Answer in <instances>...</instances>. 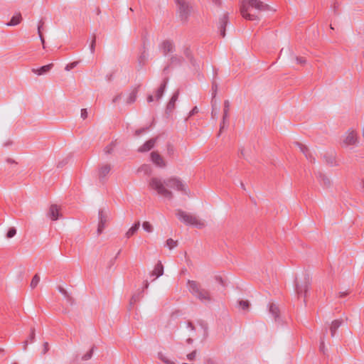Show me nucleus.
Masks as SVG:
<instances>
[{
	"label": "nucleus",
	"mask_w": 364,
	"mask_h": 364,
	"mask_svg": "<svg viewBox=\"0 0 364 364\" xmlns=\"http://www.w3.org/2000/svg\"><path fill=\"white\" fill-rule=\"evenodd\" d=\"M164 274V266L161 262H159L154 267V270L151 272V275L155 276L156 278L159 277Z\"/></svg>",
	"instance_id": "obj_16"
},
{
	"label": "nucleus",
	"mask_w": 364,
	"mask_h": 364,
	"mask_svg": "<svg viewBox=\"0 0 364 364\" xmlns=\"http://www.w3.org/2000/svg\"><path fill=\"white\" fill-rule=\"evenodd\" d=\"M166 246L170 249H173L177 246V241L173 240L171 238H169L166 240Z\"/></svg>",
	"instance_id": "obj_32"
},
{
	"label": "nucleus",
	"mask_w": 364,
	"mask_h": 364,
	"mask_svg": "<svg viewBox=\"0 0 364 364\" xmlns=\"http://www.w3.org/2000/svg\"><path fill=\"white\" fill-rule=\"evenodd\" d=\"M112 169L109 164H102L98 168V177L100 181H105Z\"/></svg>",
	"instance_id": "obj_9"
},
{
	"label": "nucleus",
	"mask_w": 364,
	"mask_h": 364,
	"mask_svg": "<svg viewBox=\"0 0 364 364\" xmlns=\"http://www.w3.org/2000/svg\"><path fill=\"white\" fill-rule=\"evenodd\" d=\"M228 22V14H224L219 20V30L222 37L225 36V26Z\"/></svg>",
	"instance_id": "obj_12"
},
{
	"label": "nucleus",
	"mask_w": 364,
	"mask_h": 364,
	"mask_svg": "<svg viewBox=\"0 0 364 364\" xmlns=\"http://www.w3.org/2000/svg\"><path fill=\"white\" fill-rule=\"evenodd\" d=\"M141 293H140L138 296H133L132 298H131V300H130V304L132 305V304H134L135 303H136L139 299L141 297Z\"/></svg>",
	"instance_id": "obj_38"
},
{
	"label": "nucleus",
	"mask_w": 364,
	"mask_h": 364,
	"mask_svg": "<svg viewBox=\"0 0 364 364\" xmlns=\"http://www.w3.org/2000/svg\"><path fill=\"white\" fill-rule=\"evenodd\" d=\"M341 321L340 320H334L332 321L331 325L330 326V331L331 336H334L337 329L341 326Z\"/></svg>",
	"instance_id": "obj_21"
},
{
	"label": "nucleus",
	"mask_w": 364,
	"mask_h": 364,
	"mask_svg": "<svg viewBox=\"0 0 364 364\" xmlns=\"http://www.w3.org/2000/svg\"><path fill=\"white\" fill-rule=\"evenodd\" d=\"M146 130H147V128H144V129H137V130L135 132V135H136V136H139L141 133L145 132Z\"/></svg>",
	"instance_id": "obj_47"
},
{
	"label": "nucleus",
	"mask_w": 364,
	"mask_h": 364,
	"mask_svg": "<svg viewBox=\"0 0 364 364\" xmlns=\"http://www.w3.org/2000/svg\"><path fill=\"white\" fill-rule=\"evenodd\" d=\"M198 109L197 107H194L192 110L189 113V116L194 115L195 114L198 113Z\"/></svg>",
	"instance_id": "obj_49"
},
{
	"label": "nucleus",
	"mask_w": 364,
	"mask_h": 364,
	"mask_svg": "<svg viewBox=\"0 0 364 364\" xmlns=\"http://www.w3.org/2000/svg\"><path fill=\"white\" fill-rule=\"evenodd\" d=\"M196 356V350H193V352H191V353L187 355V358L189 360H193L195 359Z\"/></svg>",
	"instance_id": "obj_42"
},
{
	"label": "nucleus",
	"mask_w": 364,
	"mask_h": 364,
	"mask_svg": "<svg viewBox=\"0 0 364 364\" xmlns=\"http://www.w3.org/2000/svg\"><path fill=\"white\" fill-rule=\"evenodd\" d=\"M98 227H97V234L100 235L108 221V214L104 210H100L98 213Z\"/></svg>",
	"instance_id": "obj_8"
},
{
	"label": "nucleus",
	"mask_w": 364,
	"mask_h": 364,
	"mask_svg": "<svg viewBox=\"0 0 364 364\" xmlns=\"http://www.w3.org/2000/svg\"><path fill=\"white\" fill-rule=\"evenodd\" d=\"M363 188H364V181H363Z\"/></svg>",
	"instance_id": "obj_64"
},
{
	"label": "nucleus",
	"mask_w": 364,
	"mask_h": 364,
	"mask_svg": "<svg viewBox=\"0 0 364 364\" xmlns=\"http://www.w3.org/2000/svg\"><path fill=\"white\" fill-rule=\"evenodd\" d=\"M39 282H40V277L38 274H36L33 276V277L31 282V284H30L31 287L32 289L36 288L37 287V285L38 284Z\"/></svg>",
	"instance_id": "obj_27"
},
{
	"label": "nucleus",
	"mask_w": 364,
	"mask_h": 364,
	"mask_svg": "<svg viewBox=\"0 0 364 364\" xmlns=\"http://www.w3.org/2000/svg\"><path fill=\"white\" fill-rule=\"evenodd\" d=\"M81 117L83 119H85L87 117V111L86 109H81Z\"/></svg>",
	"instance_id": "obj_45"
},
{
	"label": "nucleus",
	"mask_w": 364,
	"mask_h": 364,
	"mask_svg": "<svg viewBox=\"0 0 364 364\" xmlns=\"http://www.w3.org/2000/svg\"><path fill=\"white\" fill-rule=\"evenodd\" d=\"M213 99L215 97L216 92L218 90V85L215 83L213 84Z\"/></svg>",
	"instance_id": "obj_46"
},
{
	"label": "nucleus",
	"mask_w": 364,
	"mask_h": 364,
	"mask_svg": "<svg viewBox=\"0 0 364 364\" xmlns=\"http://www.w3.org/2000/svg\"><path fill=\"white\" fill-rule=\"evenodd\" d=\"M16 234V230L15 228H10L6 233L7 238H12Z\"/></svg>",
	"instance_id": "obj_34"
},
{
	"label": "nucleus",
	"mask_w": 364,
	"mask_h": 364,
	"mask_svg": "<svg viewBox=\"0 0 364 364\" xmlns=\"http://www.w3.org/2000/svg\"><path fill=\"white\" fill-rule=\"evenodd\" d=\"M140 223L139 222L136 223L134 225H132L126 232V237L127 238L132 237L135 232L139 230Z\"/></svg>",
	"instance_id": "obj_23"
},
{
	"label": "nucleus",
	"mask_w": 364,
	"mask_h": 364,
	"mask_svg": "<svg viewBox=\"0 0 364 364\" xmlns=\"http://www.w3.org/2000/svg\"><path fill=\"white\" fill-rule=\"evenodd\" d=\"M158 358L166 364H176L173 361L169 360L164 353H159Z\"/></svg>",
	"instance_id": "obj_25"
},
{
	"label": "nucleus",
	"mask_w": 364,
	"mask_h": 364,
	"mask_svg": "<svg viewBox=\"0 0 364 364\" xmlns=\"http://www.w3.org/2000/svg\"><path fill=\"white\" fill-rule=\"evenodd\" d=\"M296 144L299 147L300 151L305 155L306 159L308 160L311 161L313 159V156H312L311 154L310 153L309 149L306 146H304L300 143H296Z\"/></svg>",
	"instance_id": "obj_19"
},
{
	"label": "nucleus",
	"mask_w": 364,
	"mask_h": 364,
	"mask_svg": "<svg viewBox=\"0 0 364 364\" xmlns=\"http://www.w3.org/2000/svg\"><path fill=\"white\" fill-rule=\"evenodd\" d=\"M136 94H137V92L136 90H134L132 91L129 97H127V103L128 104H132L134 102H135L136 99Z\"/></svg>",
	"instance_id": "obj_28"
},
{
	"label": "nucleus",
	"mask_w": 364,
	"mask_h": 364,
	"mask_svg": "<svg viewBox=\"0 0 364 364\" xmlns=\"http://www.w3.org/2000/svg\"><path fill=\"white\" fill-rule=\"evenodd\" d=\"M167 70H168V67H166V68H165L164 69V72H166Z\"/></svg>",
	"instance_id": "obj_62"
},
{
	"label": "nucleus",
	"mask_w": 364,
	"mask_h": 364,
	"mask_svg": "<svg viewBox=\"0 0 364 364\" xmlns=\"http://www.w3.org/2000/svg\"><path fill=\"white\" fill-rule=\"evenodd\" d=\"M187 326H188V328H190L191 330H194V326H193V325L192 324V323H191V322H188V323H187Z\"/></svg>",
	"instance_id": "obj_57"
},
{
	"label": "nucleus",
	"mask_w": 364,
	"mask_h": 364,
	"mask_svg": "<svg viewBox=\"0 0 364 364\" xmlns=\"http://www.w3.org/2000/svg\"><path fill=\"white\" fill-rule=\"evenodd\" d=\"M93 350H94V348H92L87 353H86L82 357V360H87L90 359L92 358V356Z\"/></svg>",
	"instance_id": "obj_35"
},
{
	"label": "nucleus",
	"mask_w": 364,
	"mask_h": 364,
	"mask_svg": "<svg viewBox=\"0 0 364 364\" xmlns=\"http://www.w3.org/2000/svg\"><path fill=\"white\" fill-rule=\"evenodd\" d=\"M212 107H213L212 112H211L212 117L214 119L217 118L218 112H217L216 108L215 107V104L213 103V101H212Z\"/></svg>",
	"instance_id": "obj_40"
},
{
	"label": "nucleus",
	"mask_w": 364,
	"mask_h": 364,
	"mask_svg": "<svg viewBox=\"0 0 364 364\" xmlns=\"http://www.w3.org/2000/svg\"><path fill=\"white\" fill-rule=\"evenodd\" d=\"M208 364H217L216 363H215L213 360H208V362H207Z\"/></svg>",
	"instance_id": "obj_58"
},
{
	"label": "nucleus",
	"mask_w": 364,
	"mask_h": 364,
	"mask_svg": "<svg viewBox=\"0 0 364 364\" xmlns=\"http://www.w3.org/2000/svg\"><path fill=\"white\" fill-rule=\"evenodd\" d=\"M53 67V63L48 64L46 65H43L40 68H33L32 72L38 75H44L46 73L49 72L51 68Z\"/></svg>",
	"instance_id": "obj_14"
},
{
	"label": "nucleus",
	"mask_w": 364,
	"mask_h": 364,
	"mask_svg": "<svg viewBox=\"0 0 364 364\" xmlns=\"http://www.w3.org/2000/svg\"><path fill=\"white\" fill-rule=\"evenodd\" d=\"M358 144V136L356 131L348 129L344 135H343L340 144L343 148H348L352 146H356Z\"/></svg>",
	"instance_id": "obj_5"
},
{
	"label": "nucleus",
	"mask_w": 364,
	"mask_h": 364,
	"mask_svg": "<svg viewBox=\"0 0 364 364\" xmlns=\"http://www.w3.org/2000/svg\"><path fill=\"white\" fill-rule=\"evenodd\" d=\"M34 338H35V330L32 329L31 334H30L31 342H33L34 341Z\"/></svg>",
	"instance_id": "obj_50"
},
{
	"label": "nucleus",
	"mask_w": 364,
	"mask_h": 364,
	"mask_svg": "<svg viewBox=\"0 0 364 364\" xmlns=\"http://www.w3.org/2000/svg\"><path fill=\"white\" fill-rule=\"evenodd\" d=\"M269 312L272 314L275 319L279 317V310L274 304H271L269 305Z\"/></svg>",
	"instance_id": "obj_24"
},
{
	"label": "nucleus",
	"mask_w": 364,
	"mask_h": 364,
	"mask_svg": "<svg viewBox=\"0 0 364 364\" xmlns=\"http://www.w3.org/2000/svg\"><path fill=\"white\" fill-rule=\"evenodd\" d=\"M239 306L243 310H247L250 306V303L248 301L245 300H241L239 301Z\"/></svg>",
	"instance_id": "obj_33"
},
{
	"label": "nucleus",
	"mask_w": 364,
	"mask_h": 364,
	"mask_svg": "<svg viewBox=\"0 0 364 364\" xmlns=\"http://www.w3.org/2000/svg\"><path fill=\"white\" fill-rule=\"evenodd\" d=\"M156 139H151L146 141L138 149L139 152H146L151 150L155 145Z\"/></svg>",
	"instance_id": "obj_13"
},
{
	"label": "nucleus",
	"mask_w": 364,
	"mask_h": 364,
	"mask_svg": "<svg viewBox=\"0 0 364 364\" xmlns=\"http://www.w3.org/2000/svg\"><path fill=\"white\" fill-rule=\"evenodd\" d=\"M149 187L156 191L160 196L168 200L173 198V193L167 187L188 195L186 185L177 177H171L164 181L157 177H153L149 181Z\"/></svg>",
	"instance_id": "obj_1"
},
{
	"label": "nucleus",
	"mask_w": 364,
	"mask_h": 364,
	"mask_svg": "<svg viewBox=\"0 0 364 364\" xmlns=\"http://www.w3.org/2000/svg\"><path fill=\"white\" fill-rule=\"evenodd\" d=\"M119 98V96H117L113 99V102H115L117 100H118Z\"/></svg>",
	"instance_id": "obj_61"
},
{
	"label": "nucleus",
	"mask_w": 364,
	"mask_h": 364,
	"mask_svg": "<svg viewBox=\"0 0 364 364\" xmlns=\"http://www.w3.org/2000/svg\"><path fill=\"white\" fill-rule=\"evenodd\" d=\"M48 216L52 220H57L61 216L60 208L57 205H51L48 213Z\"/></svg>",
	"instance_id": "obj_11"
},
{
	"label": "nucleus",
	"mask_w": 364,
	"mask_h": 364,
	"mask_svg": "<svg viewBox=\"0 0 364 364\" xmlns=\"http://www.w3.org/2000/svg\"><path fill=\"white\" fill-rule=\"evenodd\" d=\"M175 152L173 146L171 144H167V154L168 156H173Z\"/></svg>",
	"instance_id": "obj_36"
},
{
	"label": "nucleus",
	"mask_w": 364,
	"mask_h": 364,
	"mask_svg": "<svg viewBox=\"0 0 364 364\" xmlns=\"http://www.w3.org/2000/svg\"><path fill=\"white\" fill-rule=\"evenodd\" d=\"M319 348H320V350H321V351H322V352H323V353H324V342H323V340H321V341Z\"/></svg>",
	"instance_id": "obj_52"
},
{
	"label": "nucleus",
	"mask_w": 364,
	"mask_h": 364,
	"mask_svg": "<svg viewBox=\"0 0 364 364\" xmlns=\"http://www.w3.org/2000/svg\"><path fill=\"white\" fill-rule=\"evenodd\" d=\"M212 1H213V2L215 4H216V5H218V6H220V5L221 4V1H222V0H212Z\"/></svg>",
	"instance_id": "obj_56"
},
{
	"label": "nucleus",
	"mask_w": 364,
	"mask_h": 364,
	"mask_svg": "<svg viewBox=\"0 0 364 364\" xmlns=\"http://www.w3.org/2000/svg\"><path fill=\"white\" fill-rule=\"evenodd\" d=\"M142 228L147 232H151L153 231V227L149 222H144Z\"/></svg>",
	"instance_id": "obj_31"
},
{
	"label": "nucleus",
	"mask_w": 364,
	"mask_h": 364,
	"mask_svg": "<svg viewBox=\"0 0 364 364\" xmlns=\"http://www.w3.org/2000/svg\"><path fill=\"white\" fill-rule=\"evenodd\" d=\"M178 92L177 91L173 95V96L171 97V100H169V102L167 105V107H166L167 112H171L174 109L175 104L178 100Z\"/></svg>",
	"instance_id": "obj_17"
},
{
	"label": "nucleus",
	"mask_w": 364,
	"mask_h": 364,
	"mask_svg": "<svg viewBox=\"0 0 364 364\" xmlns=\"http://www.w3.org/2000/svg\"><path fill=\"white\" fill-rule=\"evenodd\" d=\"M181 58H178L177 56H173L171 58V63L172 64L179 63L181 62Z\"/></svg>",
	"instance_id": "obj_43"
},
{
	"label": "nucleus",
	"mask_w": 364,
	"mask_h": 364,
	"mask_svg": "<svg viewBox=\"0 0 364 364\" xmlns=\"http://www.w3.org/2000/svg\"><path fill=\"white\" fill-rule=\"evenodd\" d=\"M149 287V282L147 281H146L145 284H144V288L145 289H147Z\"/></svg>",
	"instance_id": "obj_60"
},
{
	"label": "nucleus",
	"mask_w": 364,
	"mask_h": 364,
	"mask_svg": "<svg viewBox=\"0 0 364 364\" xmlns=\"http://www.w3.org/2000/svg\"><path fill=\"white\" fill-rule=\"evenodd\" d=\"M22 21V16L20 13L14 15L11 21L6 23L9 26H14L18 25Z\"/></svg>",
	"instance_id": "obj_18"
},
{
	"label": "nucleus",
	"mask_w": 364,
	"mask_h": 364,
	"mask_svg": "<svg viewBox=\"0 0 364 364\" xmlns=\"http://www.w3.org/2000/svg\"><path fill=\"white\" fill-rule=\"evenodd\" d=\"M148 102H151L154 101V97L152 95H149L147 97Z\"/></svg>",
	"instance_id": "obj_55"
},
{
	"label": "nucleus",
	"mask_w": 364,
	"mask_h": 364,
	"mask_svg": "<svg viewBox=\"0 0 364 364\" xmlns=\"http://www.w3.org/2000/svg\"><path fill=\"white\" fill-rule=\"evenodd\" d=\"M77 64H78L77 61L70 63L65 66V70L67 71H69V70L73 69L74 68H75Z\"/></svg>",
	"instance_id": "obj_37"
},
{
	"label": "nucleus",
	"mask_w": 364,
	"mask_h": 364,
	"mask_svg": "<svg viewBox=\"0 0 364 364\" xmlns=\"http://www.w3.org/2000/svg\"><path fill=\"white\" fill-rule=\"evenodd\" d=\"M151 160L156 166L160 168H164L166 166L164 158L156 151L151 153Z\"/></svg>",
	"instance_id": "obj_10"
},
{
	"label": "nucleus",
	"mask_w": 364,
	"mask_h": 364,
	"mask_svg": "<svg viewBox=\"0 0 364 364\" xmlns=\"http://www.w3.org/2000/svg\"><path fill=\"white\" fill-rule=\"evenodd\" d=\"M176 215L181 222L187 225H193L199 229L203 228L205 225V222L197 216L183 210H178Z\"/></svg>",
	"instance_id": "obj_4"
},
{
	"label": "nucleus",
	"mask_w": 364,
	"mask_h": 364,
	"mask_svg": "<svg viewBox=\"0 0 364 364\" xmlns=\"http://www.w3.org/2000/svg\"><path fill=\"white\" fill-rule=\"evenodd\" d=\"M161 49L164 55L168 53H172L174 50V46L172 42L169 41H165L161 45Z\"/></svg>",
	"instance_id": "obj_15"
},
{
	"label": "nucleus",
	"mask_w": 364,
	"mask_h": 364,
	"mask_svg": "<svg viewBox=\"0 0 364 364\" xmlns=\"http://www.w3.org/2000/svg\"><path fill=\"white\" fill-rule=\"evenodd\" d=\"M295 60L296 61L297 63L299 64H301V65H304L306 63V59L304 58H302V57H295Z\"/></svg>",
	"instance_id": "obj_41"
},
{
	"label": "nucleus",
	"mask_w": 364,
	"mask_h": 364,
	"mask_svg": "<svg viewBox=\"0 0 364 364\" xmlns=\"http://www.w3.org/2000/svg\"><path fill=\"white\" fill-rule=\"evenodd\" d=\"M178 7L179 16L182 21H186L191 13V7L185 0H176Z\"/></svg>",
	"instance_id": "obj_7"
},
{
	"label": "nucleus",
	"mask_w": 364,
	"mask_h": 364,
	"mask_svg": "<svg viewBox=\"0 0 364 364\" xmlns=\"http://www.w3.org/2000/svg\"><path fill=\"white\" fill-rule=\"evenodd\" d=\"M115 146V144L114 142L110 143L107 146H106L104 149V152L106 154H110L112 153L114 148Z\"/></svg>",
	"instance_id": "obj_30"
},
{
	"label": "nucleus",
	"mask_w": 364,
	"mask_h": 364,
	"mask_svg": "<svg viewBox=\"0 0 364 364\" xmlns=\"http://www.w3.org/2000/svg\"><path fill=\"white\" fill-rule=\"evenodd\" d=\"M230 102L228 100H225L224 102L223 124H225L226 119L228 117V112L230 111Z\"/></svg>",
	"instance_id": "obj_22"
},
{
	"label": "nucleus",
	"mask_w": 364,
	"mask_h": 364,
	"mask_svg": "<svg viewBox=\"0 0 364 364\" xmlns=\"http://www.w3.org/2000/svg\"><path fill=\"white\" fill-rule=\"evenodd\" d=\"M348 293L346 291L339 292V297H344L346 296Z\"/></svg>",
	"instance_id": "obj_54"
},
{
	"label": "nucleus",
	"mask_w": 364,
	"mask_h": 364,
	"mask_svg": "<svg viewBox=\"0 0 364 364\" xmlns=\"http://www.w3.org/2000/svg\"><path fill=\"white\" fill-rule=\"evenodd\" d=\"M311 286V280L309 276H306L301 283L296 284V292L298 296L307 297L308 291Z\"/></svg>",
	"instance_id": "obj_6"
},
{
	"label": "nucleus",
	"mask_w": 364,
	"mask_h": 364,
	"mask_svg": "<svg viewBox=\"0 0 364 364\" xmlns=\"http://www.w3.org/2000/svg\"><path fill=\"white\" fill-rule=\"evenodd\" d=\"M58 290L64 296L68 297V293L64 288L60 287Z\"/></svg>",
	"instance_id": "obj_44"
},
{
	"label": "nucleus",
	"mask_w": 364,
	"mask_h": 364,
	"mask_svg": "<svg viewBox=\"0 0 364 364\" xmlns=\"http://www.w3.org/2000/svg\"><path fill=\"white\" fill-rule=\"evenodd\" d=\"M140 169H141V170L144 171L146 173H148L149 171H151V168H150L149 166H148V165H144V166H142L140 168Z\"/></svg>",
	"instance_id": "obj_48"
},
{
	"label": "nucleus",
	"mask_w": 364,
	"mask_h": 364,
	"mask_svg": "<svg viewBox=\"0 0 364 364\" xmlns=\"http://www.w3.org/2000/svg\"><path fill=\"white\" fill-rule=\"evenodd\" d=\"M95 43H96V36H94L93 38H92V41L91 42V45H90V51H91L92 53H94V52H95Z\"/></svg>",
	"instance_id": "obj_39"
},
{
	"label": "nucleus",
	"mask_w": 364,
	"mask_h": 364,
	"mask_svg": "<svg viewBox=\"0 0 364 364\" xmlns=\"http://www.w3.org/2000/svg\"><path fill=\"white\" fill-rule=\"evenodd\" d=\"M167 80H168V79L166 78L164 80V82L161 84V85L158 88V90H156V100H159L162 97L164 90H165V87H166V83H167Z\"/></svg>",
	"instance_id": "obj_20"
},
{
	"label": "nucleus",
	"mask_w": 364,
	"mask_h": 364,
	"mask_svg": "<svg viewBox=\"0 0 364 364\" xmlns=\"http://www.w3.org/2000/svg\"><path fill=\"white\" fill-rule=\"evenodd\" d=\"M27 346H28V341H26L24 342V345H23V349L26 350V348H27Z\"/></svg>",
	"instance_id": "obj_59"
},
{
	"label": "nucleus",
	"mask_w": 364,
	"mask_h": 364,
	"mask_svg": "<svg viewBox=\"0 0 364 364\" xmlns=\"http://www.w3.org/2000/svg\"><path fill=\"white\" fill-rule=\"evenodd\" d=\"M43 25V22L42 21H41L39 22V25L38 26V33L39 38L41 39V43L43 44V47L45 48V46H44V44H45V39H44V38H43V36L42 35V33H41V28H42Z\"/></svg>",
	"instance_id": "obj_29"
},
{
	"label": "nucleus",
	"mask_w": 364,
	"mask_h": 364,
	"mask_svg": "<svg viewBox=\"0 0 364 364\" xmlns=\"http://www.w3.org/2000/svg\"><path fill=\"white\" fill-rule=\"evenodd\" d=\"M158 358L166 364H176L173 361L169 360L164 353H159Z\"/></svg>",
	"instance_id": "obj_26"
},
{
	"label": "nucleus",
	"mask_w": 364,
	"mask_h": 364,
	"mask_svg": "<svg viewBox=\"0 0 364 364\" xmlns=\"http://www.w3.org/2000/svg\"><path fill=\"white\" fill-rule=\"evenodd\" d=\"M187 287L190 293L203 303H210L213 301L210 292L203 288L201 284L196 281L188 280Z\"/></svg>",
	"instance_id": "obj_3"
},
{
	"label": "nucleus",
	"mask_w": 364,
	"mask_h": 364,
	"mask_svg": "<svg viewBox=\"0 0 364 364\" xmlns=\"http://www.w3.org/2000/svg\"><path fill=\"white\" fill-rule=\"evenodd\" d=\"M323 183L325 184H329L330 181L328 178H326L325 176H323Z\"/></svg>",
	"instance_id": "obj_53"
},
{
	"label": "nucleus",
	"mask_w": 364,
	"mask_h": 364,
	"mask_svg": "<svg viewBox=\"0 0 364 364\" xmlns=\"http://www.w3.org/2000/svg\"><path fill=\"white\" fill-rule=\"evenodd\" d=\"M241 186H242V188L245 189V186H244V184L242 183H241Z\"/></svg>",
	"instance_id": "obj_63"
},
{
	"label": "nucleus",
	"mask_w": 364,
	"mask_h": 364,
	"mask_svg": "<svg viewBox=\"0 0 364 364\" xmlns=\"http://www.w3.org/2000/svg\"><path fill=\"white\" fill-rule=\"evenodd\" d=\"M269 6L259 0H242L240 4V13L243 18L249 21H256L259 19L258 16L255 13H251L252 9L258 12L266 11Z\"/></svg>",
	"instance_id": "obj_2"
},
{
	"label": "nucleus",
	"mask_w": 364,
	"mask_h": 364,
	"mask_svg": "<svg viewBox=\"0 0 364 364\" xmlns=\"http://www.w3.org/2000/svg\"><path fill=\"white\" fill-rule=\"evenodd\" d=\"M48 350V343L47 342L44 343L43 344V353H46Z\"/></svg>",
	"instance_id": "obj_51"
}]
</instances>
